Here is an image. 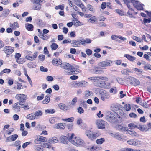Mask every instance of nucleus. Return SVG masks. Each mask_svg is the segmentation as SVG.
I'll use <instances>...</instances> for the list:
<instances>
[{
  "mask_svg": "<svg viewBox=\"0 0 151 151\" xmlns=\"http://www.w3.org/2000/svg\"><path fill=\"white\" fill-rule=\"evenodd\" d=\"M151 22V19L149 18L148 19L144 18L143 20V24H145L146 23H149Z\"/></svg>",
  "mask_w": 151,
  "mask_h": 151,
  "instance_id": "nucleus-63",
  "label": "nucleus"
},
{
  "mask_svg": "<svg viewBox=\"0 0 151 151\" xmlns=\"http://www.w3.org/2000/svg\"><path fill=\"white\" fill-rule=\"evenodd\" d=\"M117 129L120 131H127L128 130L127 128L123 127L121 125H118L117 127Z\"/></svg>",
  "mask_w": 151,
  "mask_h": 151,
  "instance_id": "nucleus-40",
  "label": "nucleus"
},
{
  "mask_svg": "<svg viewBox=\"0 0 151 151\" xmlns=\"http://www.w3.org/2000/svg\"><path fill=\"white\" fill-rule=\"evenodd\" d=\"M88 83L87 82L82 81H76L75 83V85H76L78 86L84 87L87 86Z\"/></svg>",
  "mask_w": 151,
  "mask_h": 151,
  "instance_id": "nucleus-13",
  "label": "nucleus"
},
{
  "mask_svg": "<svg viewBox=\"0 0 151 151\" xmlns=\"http://www.w3.org/2000/svg\"><path fill=\"white\" fill-rule=\"evenodd\" d=\"M121 107V105L119 104H116L112 106L111 107V109L113 111L116 112L119 110Z\"/></svg>",
  "mask_w": 151,
  "mask_h": 151,
  "instance_id": "nucleus-16",
  "label": "nucleus"
},
{
  "mask_svg": "<svg viewBox=\"0 0 151 151\" xmlns=\"http://www.w3.org/2000/svg\"><path fill=\"white\" fill-rule=\"evenodd\" d=\"M56 118L55 117H52L49 119V122L51 124H53L56 122Z\"/></svg>",
  "mask_w": 151,
  "mask_h": 151,
  "instance_id": "nucleus-58",
  "label": "nucleus"
},
{
  "mask_svg": "<svg viewBox=\"0 0 151 151\" xmlns=\"http://www.w3.org/2000/svg\"><path fill=\"white\" fill-rule=\"evenodd\" d=\"M124 56L126 57L129 60L133 61L136 59V58L134 56H131L129 54H124Z\"/></svg>",
  "mask_w": 151,
  "mask_h": 151,
  "instance_id": "nucleus-28",
  "label": "nucleus"
},
{
  "mask_svg": "<svg viewBox=\"0 0 151 151\" xmlns=\"http://www.w3.org/2000/svg\"><path fill=\"white\" fill-rule=\"evenodd\" d=\"M140 104L145 108H147L149 107V105L146 102L140 101Z\"/></svg>",
  "mask_w": 151,
  "mask_h": 151,
  "instance_id": "nucleus-44",
  "label": "nucleus"
},
{
  "mask_svg": "<svg viewBox=\"0 0 151 151\" xmlns=\"http://www.w3.org/2000/svg\"><path fill=\"white\" fill-rule=\"evenodd\" d=\"M51 143H50V142L49 141V142L47 143H46L44 144V146L46 148H50L51 147V145H50V144Z\"/></svg>",
  "mask_w": 151,
  "mask_h": 151,
  "instance_id": "nucleus-59",
  "label": "nucleus"
},
{
  "mask_svg": "<svg viewBox=\"0 0 151 151\" xmlns=\"http://www.w3.org/2000/svg\"><path fill=\"white\" fill-rule=\"evenodd\" d=\"M124 109L127 111H129L131 109V106L129 104H126L124 105Z\"/></svg>",
  "mask_w": 151,
  "mask_h": 151,
  "instance_id": "nucleus-47",
  "label": "nucleus"
},
{
  "mask_svg": "<svg viewBox=\"0 0 151 151\" xmlns=\"http://www.w3.org/2000/svg\"><path fill=\"white\" fill-rule=\"evenodd\" d=\"M13 108L16 109L17 111H20V106L19 105L18 103H15L13 105Z\"/></svg>",
  "mask_w": 151,
  "mask_h": 151,
  "instance_id": "nucleus-45",
  "label": "nucleus"
},
{
  "mask_svg": "<svg viewBox=\"0 0 151 151\" xmlns=\"http://www.w3.org/2000/svg\"><path fill=\"white\" fill-rule=\"evenodd\" d=\"M10 27L14 29H16L17 28L19 27V25L17 22H14L13 24H10Z\"/></svg>",
  "mask_w": 151,
  "mask_h": 151,
  "instance_id": "nucleus-38",
  "label": "nucleus"
},
{
  "mask_svg": "<svg viewBox=\"0 0 151 151\" xmlns=\"http://www.w3.org/2000/svg\"><path fill=\"white\" fill-rule=\"evenodd\" d=\"M128 79L131 85L134 86H137L140 84V82L138 80L133 77L129 76L128 77Z\"/></svg>",
  "mask_w": 151,
  "mask_h": 151,
  "instance_id": "nucleus-7",
  "label": "nucleus"
},
{
  "mask_svg": "<svg viewBox=\"0 0 151 151\" xmlns=\"http://www.w3.org/2000/svg\"><path fill=\"white\" fill-rule=\"evenodd\" d=\"M64 6L63 5H60L58 6H56L55 9H60L61 10H63L64 9Z\"/></svg>",
  "mask_w": 151,
  "mask_h": 151,
  "instance_id": "nucleus-64",
  "label": "nucleus"
},
{
  "mask_svg": "<svg viewBox=\"0 0 151 151\" xmlns=\"http://www.w3.org/2000/svg\"><path fill=\"white\" fill-rule=\"evenodd\" d=\"M50 96L47 95L45 97V99L42 101V103L44 104L48 103L50 101Z\"/></svg>",
  "mask_w": 151,
  "mask_h": 151,
  "instance_id": "nucleus-34",
  "label": "nucleus"
},
{
  "mask_svg": "<svg viewBox=\"0 0 151 151\" xmlns=\"http://www.w3.org/2000/svg\"><path fill=\"white\" fill-rule=\"evenodd\" d=\"M49 141L51 143H57L58 141V139L57 137H54L50 138Z\"/></svg>",
  "mask_w": 151,
  "mask_h": 151,
  "instance_id": "nucleus-31",
  "label": "nucleus"
},
{
  "mask_svg": "<svg viewBox=\"0 0 151 151\" xmlns=\"http://www.w3.org/2000/svg\"><path fill=\"white\" fill-rule=\"evenodd\" d=\"M71 65L68 63H62L60 65V67L64 69L68 70Z\"/></svg>",
  "mask_w": 151,
  "mask_h": 151,
  "instance_id": "nucleus-21",
  "label": "nucleus"
},
{
  "mask_svg": "<svg viewBox=\"0 0 151 151\" xmlns=\"http://www.w3.org/2000/svg\"><path fill=\"white\" fill-rule=\"evenodd\" d=\"M105 141V139L103 138H101L97 139L96 141V143L98 144H102Z\"/></svg>",
  "mask_w": 151,
  "mask_h": 151,
  "instance_id": "nucleus-46",
  "label": "nucleus"
},
{
  "mask_svg": "<svg viewBox=\"0 0 151 151\" xmlns=\"http://www.w3.org/2000/svg\"><path fill=\"white\" fill-rule=\"evenodd\" d=\"M121 72L122 74L127 75L128 74V73H131V71L129 69L127 68L121 71Z\"/></svg>",
  "mask_w": 151,
  "mask_h": 151,
  "instance_id": "nucleus-41",
  "label": "nucleus"
},
{
  "mask_svg": "<svg viewBox=\"0 0 151 151\" xmlns=\"http://www.w3.org/2000/svg\"><path fill=\"white\" fill-rule=\"evenodd\" d=\"M114 24L116 27L119 29L122 28L123 27V24L119 22H115Z\"/></svg>",
  "mask_w": 151,
  "mask_h": 151,
  "instance_id": "nucleus-29",
  "label": "nucleus"
},
{
  "mask_svg": "<svg viewBox=\"0 0 151 151\" xmlns=\"http://www.w3.org/2000/svg\"><path fill=\"white\" fill-rule=\"evenodd\" d=\"M87 149L89 151H95L98 150L99 149L97 146L95 145L92 147H89L87 148Z\"/></svg>",
  "mask_w": 151,
  "mask_h": 151,
  "instance_id": "nucleus-30",
  "label": "nucleus"
},
{
  "mask_svg": "<svg viewBox=\"0 0 151 151\" xmlns=\"http://www.w3.org/2000/svg\"><path fill=\"white\" fill-rule=\"evenodd\" d=\"M38 54L37 52H35L34 53V57L32 56L27 55L26 56L25 58L26 59L28 60L32 61L35 60Z\"/></svg>",
  "mask_w": 151,
  "mask_h": 151,
  "instance_id": "nucleus-18",
  "label": "nucleus"
},
{
  "mask_svg": "<svg viewBox=\"0 0 151 151\" xmlns=\"http://www.w3.org/2000/svg\"><path fill=\"white\" fill-rule=\"evenodd\" d=\"M88 21L91 23H94L95 21L97 22V19L96 16H93L88 19Z\"/></svg>",
  "mask_w": 151,
  "mask_h": 151,
  "instance_id": "nucleus-35",
  "label": "nucleus"
},
{
  "mask_svg": "<svg viewBox=\"0 0 151 151\" xmlns=\"http://www.w3.org/2000/svg\"><path fill=\"white\" fill-rule=\"evenodd\" d=\"M27 95L22 94H18L16 95L15 98L16 99L20 101H24L27 99Z\"/></svg>",
  "mask_w": 151,
  "mask_h": 151,
  "instance_id": "nucleus-9",
  "label": "nucleus"
},
{
  "mask_svg": "<svg viewBox=\"0 0 151 151\" xmlns=\"http://www.w3.org/2000/svg\"><path fill=\"white\" fill-rule=\"evenodd\" d=\"M10 12L9 10L7 9H4L3 13L1 15V17L4 18L6 17L9 14Z\"/></svg>",
  "mask_w": 151,
  "mask_h": 151,
  "instance_id": "nucleus-23",
  "label": "nucleus"
},
{
  "mask_svg": "<svg viewBox=\"0 0 151 151\" xmlns=\"http://www.w3.org/2000/svg\"><path fill=\"white\" fill-rule=\"evenodd\" d=\"M97 80H105L107 81L108 80L107 78L103 76H97Z\"/></svg>",
  "mask_w": 151,
  "mask_h": 151,
  "instance_id": "nucleus-57",
  "label": "nucleus"
},
{
  "mask_svg": "<svg viewBox=\"0 0 151 151\" xmlns=\"http://www.w3.org/2000/svg\"><path fill=\"white\" fill-rule=\"evenodd\" d=\"M85 134L89 139L92 140L95 139L99 135L98 133L90 130H86Z\"/></svg>",
  "mask_w": 151,
  "mask_h": 151,
  "instance_id": "nucleus-3",
  "label": "nucleus"
},
{
  "mask_svg": "<svg viewBox=\"0 0 151 151\" xmlns=\"http://www.w3.org/2000/svg\"><path fill=\"white\" fill-rule=\"evenodd\" d=\"M32 8L34 10H40L41 8V5L39 3H36L33 5Z\"/></svg>",
  "mask_w": 151,
  "mask_h": 151,
  "instance_id": "nucleus-36",
  "label": "nucleus"
},
{
  "mask_svg": "<svg viewBox=\"0 0 151 151\" xmlns=\"http://www.w3.org/2000/svg\"><path fill=\"white\" fill-rule=\"evenodd\" d=\"M110 93H113L114 94L116 93L117 92V90L115 87L113 88H111L109 90Z\"/></svg>",
  "mask_w": 151,
  "mask_h": 151,
  "instance_id": "nucleus-62",
  "label": "nucleus"
},
{
  "mask_svg": "<svg viewBox=\"0 0 151 151\" xmlns=\"http://www.w3.org/2000/svg\"><path fill=\"white\" fill-rule=\"evenodd\" d=\"M89 10L93 12H95L94 8L93 6L90 4H88L87 6Z\"/></svg>",
  "mask_w": 151,
  "mask_h": 151,
  "instance_id": "nucleus-53",
  "label": "nucleus"
},
{
  "mask_svg": "<svg viewBox=\"0 0 151 151\" xmlns=\"http://www.w3.org/2000/svg\"><path fill=\"white\" fill-rule=\"evenodd\" d=\"M25 59L24 58H20L16 60L17 62L19 64H22L25 62Z\"/></svg>",
  "mask_w": 151,
  "mask_h": 151,
  "instance_id": "nucleus-48",
  "label": "nucleus"
},
{
  "mask_svg": "<svg viewBox=\"0 0 151 151\" xmlns=\"http://www.w3.org/2000/svg\"><path fill=\"white\" fill-rule=\"evenodd\" d=\"M52 63L54 65L58 66L62 64V61L58 58H55L52 60Z\"/></svg>",
  "mask_w": 151,
  "mask_h": 151,
  "instance_id": "nucleus-15",
  "label": "nucleus"
},
{
  "mask_svg": "<svg viewBox=\"0 0 151 151\" xmlns=\"http://www.w3.org/2000/svg\"><path fill=\"white\" fill-rule=\"evenodd\" d=\"M113 62L111 60H106L99 63L98 65L99 66L102 67L110 66L113 64Z\"/></svg>",
  "mask_w": 151,
  "mask_h": 151,
  "instance_id": "nucleus-6",
  "label": "nucleus"
},
{
  "mask_svg": "<svg viewBox=\"0 0 151 151\" xmlns=\"http://www.w3.org/2000/svg\"><path fill=\"white\" fill-rule=\"evenodd\" d=\"M71 44L73 47H79L81 44V42L79 40H73Z\"/></svg>",
  "mask_w": 151,
  "mask_h": 151,
  "instance_id": "nucleus-27",
  "label": "nucleus"
},
{
  "mask_svg": "<svg viewBox=\"0 0 151 151\" xmlns=\"http://www.w3.org/2000/svg\"><path fill=\"white\" fill-rule=\"evenodd\" d=\"M86 52L88 55L90 56L92 54V51L89 49H87L86 50Z\"/></svg>",
  "mask_w": 151,
  "mask_h": 151,
  "instance_id": "nucleus-60",
  "label": "nucleus"
},
{
  "mask_svg": "<svg viewBox=\"0 0 151 151\" xmlns=\"http://www.w3.org/2000/svg\"><path fill=\"white\" fill-rule=\"evenodd\" d=\"M105 118L109 122L112 123H116L118 121L116 116H115L113 113L110 111H108L106 112Z\"/></svg>",
  "mask_w": 151,
  "mask_h": 151,
  "instance_id": "nucleus-2",
  "label": "nucleus"
},
{
  "mask_svg": "<svg viewBox=\"0 0 151 151\" xmlns=\"http://www.w3.org/2000/svg\"><path fill=\"white\" fill-rule=\"evenodd\" d=\"M18 135L17 134L12 135L6 138L5 141L6 142L14 141L18 138Z\"/></svg>",
  "mask_w": 151,
  "mask_h": 151,
  "instance_id": "nucleus-10",
  "label": "nucleus"
},
{
  "mask_svg": "<svg viewBox=\"0 0 151 151\" xmlns=\"http://www.w3.org/2000/svg\"><path fill=\"white\" fill-rule=\"evenodd\" d=\"M18 104L19 105L20 107L24 108L26 109H29V108H28V105L27 104H26L24 102L20 101L19 102Z\"/></svg>",
  "mask_w": 151,
  "mask_h": 151,
  "instance_id": "nucleus-22",
  "label": "nucleus"
},
{
  "mask_svg": "<svg viewBox=\"0 0 151 151\" xmlns=\"http://www.w3.org/2000/svg\"><path fill=\"white\" fill-rule=\"evenodd\" d=\"M109 96L106 93H103L101 94V99L103 101H105L106 100L109 98Z\"/></svg>",
  "mask_w": 151,
  "mask_h": 151,
  "instance_id": "nucleus-24",
  "label": "nucleus"
},
{
  "mask_svg": "<svg viewBox=\"0 0 151 151\" xmlns=\"http://www.w3.org/2000/svg\"><path fill=\"white\" fill-rule=\"evenodd\" d=\"M134 6L139 10H143V6L144 5L141 4L140 2L138 1H136L135 3L134 4Z\"/></svg>",
  "mask_w": 151,
  "mask_h": 151,
  "instance_id": "nucleus-12",
  "label": "nucleus"
},
{
  "mask_svg": "<svg viewBox=\"0 0 151 151\" xmlns=\"http://www.w3.org/2000/svg\"><path fill=\"white\" fill-rule=\"evenodd\" d=\"M144 69L146 70L149 69L151 70V65H150L149 63H147L144 66Z\"/></svg>",
  "mask_w": 151,
  "mask_h": 151,
  "instance_id": "nucleus-54",
  "label": "nucleus"
},
{
  "mask_svg": "<svg viewBox=\"0 0 151 151\" xmlns=\"http://www.w3.org/2000/svg\"><path fill=\"white\" fill-rule=\"evenodd\" d=\"M75 4L79 7H82L83 4L80 0H74Z\"/></svg>",
  "mask_w": 151,
  "mask_h": 151,
  "instance_id": "nucleus-37",
  "label": "nucleus"
},
{
  "mask_svg": "<svg viewBox=\"0 0 151 151\" xmlns=\"http://www.w3.org/2000/svg\"><path fill=\"white\" fill-rule=\"evenodd\" d=\"M47 140L46 138L45 137L42 136H40L39 138L35 140V142L36 143H38L39 141L45 142Z\"/></svg>",
  "mask_w": 151,
  "mask_h": 151,
  "instance_id": "nucleus-19",
  "label": "nucleus"
},
{
  "mask_svg": "<svg viewBox=\"0 0 151 151\" xmlns=\"http://www.w3.org/2000/svg\"><path fill=\"white\" fill-rule=\"evenodd\" d=\"M96 123L98 128L101 129H104L107 124L106 122L101 119L96 120Z\"/></svg>",
  "mask_w": 151,
  "mask_h": 151,
  "instance_id": "nucleus-5",
  "label": "nucleus"
},
{
  "mask_svg": "<svg viewBox=\"0 0 151 151\" xmlns=\"http://www.w3.org/2000/svg\"><path fill=\"white\" fill-rule=\"evenodd\" d=\"M50 47L52 50H55L58 47V45L57 44L54 43L51 45Z\"/></svg>",
  "mask_w": 151,
  "mask_h": 151,
  "instance_id": "nucleus-51",
  "label": "nucleus"
},
{
  "mask_svg": "<svg viewBox=\"0 0 151 151\" xmlns=\"http://www.w3.org/2000/svg\"><path fill=\"white\" fill-rule=\"evenodd\" d=\"M104 82L103 81L97 80L95 81V84L97 86L102 88L104 83Z\"/></svg>",
  "mask_w": 151,
  "mask_h": 151,
  "instance_id": "nucleus-20",
  "label": "nucleus"
},
{
  "mask_svg": "<svg viewBox=\"0 0 151 151\" xmlns=\"http://www.w3.org/2000/svg\"><path fill=\"white\" fill-rule=\"evenodd\" d=\"M69 141L73 144L75 146H77L81 145L83 144V141L79 137H76L73 134L68 135Z\"/></svg>",
  "mask_w": 151,
  "mask_h": 151,
  "instance_id": "nucleus-1",
  "label": "nucleus"
},
{
  "mask_svg": "<svg viewBox=\"0 0 151 151\" xmlns=\"http://www.w3.org/2000/svg\"><path fill=\"white\" fill-rule=\"evenodd\" d=\"M133 70L135 71V73L137 75H139L142 72V70L135 68H133Z\"/></svg>",
  "mask_w": 151,
  "mask_h": 151,
  "instance_id": "nucleus-42",
  "label": "nucleus"
},
{
  "mask_svg": "<svg viewBox=\"0 0 151 151\" xmlns=\"http://www.w3.org/2000/svg\"><path fill=\"white\" fill-rule=\"evenodd\" d=\"M27 118L30 120H34L36 119L34 113H32L28 115L27 116Z\"/></svg>",
  "mask_w": 151,
  "mask_h": 151,
  "instance_id": "nucleus-33",
  "label": "nucleus"
},
{
  "mask_svg": "<svg viewBox=\"0 0 151 151\" xmlns=\"http://www.w3.org/2000/svg\"><path fill=\"white\" fill-rule=\"evenodd\" d=\"M3 50L7 55H10L14 52V48L12 47L5 46Z\"/></svg>",
  "mask_w": 151,
  "mask_h": 151,
  "instance_id": "nucleus-8",
  "label": "nucleus"
},
{
  "mask_svg": "<svg viewBox=\"0 0 151 151\" xmlns=\"http://www.w3.org/2000/svg\"><path fill=\"white\" fill-rule=\"evenodd\" d=\"M127 142L129 145L134 146H138L140 144L137 140L132 139L128 140Z\"/></svg>",
  "mask_w": 151,
  "mask_h": 151,
  "instance_id": "nucleus-17",
  "label": "nucleus"
},
{
  "mask_svg": "<svg viewBox=\"0 0 151 151\" xmlns=\"http://www.w3.org/2000/svg\"><path fill=\"white\" fill-rule=\"evenodd\" d=\"M103 88H109L110 87L111 83L108 82H104V83L103 86Z\"/></svg>",
  "mask_w": 151,
  "mask_h": 151,
  "instance_id": "nucleus-49",
  "label": "nucleus"
},
{
  "mask_svg": "<svg viewBox=\"0 0 151 151\" xmlns=\"http://www.w3.org/2000/svg\"><path fill=\"white\" fill-rule=\"evenodd\" d=\"M114 137L115 138L118 140H121L123 139V137L121 135L118 133L115 134L114 135Z\"/></svg>",
  "mask_w": 151,
  "mask_h": 151,
  "instance_id": "nucleus-43",
  "label": "nucleus"
},
{
  "mask_svg": "<svg viewBox=\"0 0 151 151\" xmlns=\"http://www.w3.org/2000/svg\"><path fill=\"white\" fill-rule=\"evenodd\" d=\"M36 118L37 119V117L41 116L42 115V112L41 110H38L36 111L34 113Z\"/></svg>",
  "mask_w": 151,
  "mask_h": 151,
  "instance_id": "nucleus-32",
  "label": "nucleus"
},
{
  "mask_svg": "<svg viewBox=\"0 0 151 151\" xmlns=\"http://www.w3.org/2000/svg\"><path fill=\"white\" fill-rule=\"evenodd\" d=\"M92 92L91 91L86 90L85 91V96L86 97H88L91 95Z\"/></svg>",
  "mask_w": 151,
  "mask_h": 151,
  "instance_id": "nucleus-56",
  "label": "nucleus"
},
{
  "mask_svg": "<svg viewBox=\"0 0 151 151\" xmlns=\"http://www.w3.org/2000/svg\"><path fill=\"white\" fill-rule=\"evenodd\" d=\"M39 37L41 38L43 40H47L48 39L49 37H48L47 35H44L43 34H40L39 35Z\"/></svg>",
  "mask_w": 151,
  "mask_h": 151,
  "instance_id": "nucleus-52",
  "label": "nucleus"
},
{
  "mask_svg": "<svg viewBox=\"0 0 151 151\" xmlns=\"http://www.w3.org/2000/svg\"><path fill=\"white\" fill-rule=\"evenodd\" d=\"M69 71L68 72V74L73 75L76 74L78 73L79 72L80 70L79 69V66L77 65L72 66L71 65L70 68L68 70Z\"/></svg>",
  "mask_w": 151,
  "mask_h": 151,
  "instance_id": "nucleus-4",
  "label": "nucleus"
},
{
  "mask_svg": "<svg viewBox=\"0 0 151 151\" xmlns=\"http://www.w3.org/2000/svg\"><path fill=\"white\" fill-rule=\"evenodd\" d=\"M55 110L54 109H46L45 110V114H52L55 113Z\"/></svg>",
  "mask_w": 151,
  "mask_h": 151,
  "instance_id": "nucleus-39",
  "label": "nucleus"
},
{
  "mask_svg": "<svg viewBox=\"0 0 151 151\" xmlns=\"http://www.w3.org/2000/svg\"><path fill=\"white\" fill-rule=\"evenodd\" d=\"M119 151H134V149L131 148H122Z\"/></svg>",
  "mask_w": 151,
  "mask_h": 151,
  "instance_id": "nucleus-55",
  "label": "nucleus"
},
{
  "mask_svg": "<svg viewBox=\"0 0 151 151\" xmlns=\"http://www.w3.org/2000/svg\"><path fill=\"white\" fill-rule=\"evenodd\" d=\"M63 121H67L68 122H72L74 120V118L73 117H71L70 118H69L67 119H62Z\"/></svg>",
  "mask_w": 151,
  "mask_h": 151,
  "instance_id": "nucleus-61",
  "label": "nucleus"
},
{
  "mask_svg": "<svg viewBox=\"0 0 151 151\" xmlns=\"http://www.w3.org/2000/svg\"><path fill=\"white\" fill-rule=\"evenodd\" d=\"M26 29L29 31H32L33 30L34 26L33 25L30 24H27L25 25Z\"/></svg>",
  "mask_w": 151,
  "mask_h": 151,
  "instance_id": "nucleus-25",
  "label": "nucleus"
},
{
  "mask_svg": "<svg viewBox=\"0 0 151 151\" xmlns=\"http://www.w3.org/2000/svg\"><path fill=\"white\" fill-rule=\"evenodd\" d=\"M77 97H75L73 99L72 101L71 102H70L69 103H70L73 106H75L76 103L77 102Z\"/></svg>",
  "mask_w": 151,
  "mask_h": 151,
  "instance_id": "nucleus-50",
  "label": "nucleus"
},
{
  "mask_svg": "<svg viewBox=\"0 0 151 151\" xmlns=\"http://www.w3.org/2000/svg\"><path fill=\"white\" fill-rule=\"evenodd\" d=\"M55 128L58 129H63L65 128V125L62 123H59L55 125Z\"/></svg>",
  "mask_w": 151,
  "mask_h": 151,
  "instance_id": "nucleus-26",
  "label": "nucleus"
},
{
  "mask_svg": "<svg viewBox=\"0 0 151 151\" xmlns=\"http://www.w3.org/2000/svg\"><path fill=\"white\" fill-rule=\"evenodd\" d=\"M60 142L64 144H67L69 141V139L67 137L65 136H62L60 138Z\"/></svg>",
  "mask_w": 151,
  "mask_h": 151,
  "instance_id": "nucleus-14",
  "label": "nucleus"
},
{
  "mask_svg": "<svg viewBox=\"0 0 151 151\" xmlns=\"http://www.w3.org/2000/svg\"><path fill=\"white\" fill-rule=\"evenodd\" d=\"M99 68L98 67H94L92 69L89 70L90 72L93 74H100L102 73L103 71L102 70L98 69Z\"/></svg>",
  "mask_w": 151,
  "mask_h": 151,
  "instance_id": "nucleus-11",
  "label": "nucleus"
}]
</instances>
